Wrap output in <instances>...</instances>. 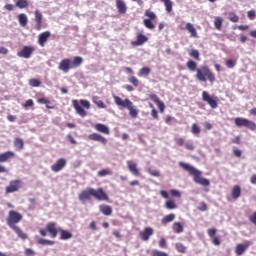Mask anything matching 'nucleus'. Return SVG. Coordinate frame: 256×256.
Masks as SVG:
<instances>
[{"label": "nucleus", "instance_id": "nucleus-44", "mask_svg": "<svg viewBox=\"0 0 256 256\" xmlns=\"http://www.w3.org/2000/svg\"><path fill=\"white\" fill-rule=\"evenodd\" d=\"M191 133L193 135H199L201 133V127L197 123L191 125Z\"/></svg>", "mask_w": 256, "mask_h": 256}, {"label": "nucleus", "instance_id": "nucleus-29", "mask_svg": "<svg viewBox=\"0 0 256 256\" xmlns=\"http://www.w3.org/2000/svg\"><path fill=\"white\" fill-rule=\"evenodd\" d=\"M232 199H239V197H241V186L239 185H235L233 188H232Z\"/></svg>", "mask_w": 256, "mask_h": 256}, {"label": "nucleus", "instance_id": "nucleus-20", "mask_svg": "<svg viewBox=\"0 0 256 256\" xmlns=\"http://www.w3.org/2000/svg\"><path fill=\"white\" fill-rule=\"evenodd\" d=\"M89 141H97L98 143H101L102 145H107V138L103 137L99 133H92L88 135Z\"/></svg>", "mask_w": 256, "mask_h": 256}, {"label": "nucleus", "instance_id": "nucleus-49", "mask_svg": "<svg viewBox=\"0 0 256 256\" xmlns=\"http://www.w3.org/2000/svg\"><path fill=\"white\" fill-rule=\"evenodd\" d=\"M129 83H131L134 87H137L139 85V79L135 76L128 77Z\"/></svg>", "mask_w": 256, "mask_h": 256}, {"label": "nucleus", "instance_id": "nucleus-12", "mask_svg": "<svg viewBox=\"0 0 256 256\" xmlns=\"http://www.w3.org/2000/svg\"><path fill=\"white\" fill-rule=\"evenodd\" d=\"M34 21H35V25H34V29L35 31H41V29H45V25L43 24V14L39 11L36 10L34 12Z\"/></svg>", "mask_w": 256, "mask_h": 256}, {"label": "nucleus", "instance_id": "nucleus-23", "mask_svg": "<svg viewBox=\"0 0 256 256\" xmlns=\"http://www.w3.org/2000/svg\"><path fill=\"white\" fill-rule=\"evenodd\" d=\"M49 37H51V32L45 31L38 35V44L40 47H45V43L49 40Z\"/></svg>", "mask_w": 256, "mask_h": 256}, {"label": "nucleus", "instance_id": "nucleus-42", "mask_svg": "<svg viewBox=\"0 0 256 256\" xmlns=\"http://www.w3.org/2000/svg\"><path fill=\"white\" fill-rule=\"evenodd\" d=\"M37 103H40L41 105H46V109H54L55 108L53 106H49V104L51 102L46 98H38Z\"/></svg>", "mask_w": 256, "mask_h": 256}, {"label": "nucleus", "instance_id": "nucleus-13", "mask_svg": "<svg viewBox=\"0 0 256 256\" xmlns=\"http://www.w3.org/2000/svg\"><path fill=\"white\" fill-rule=\"evenodd\" d=\"M149 41V38L145 36V34L141 32L136 33V40L131 42L133 47H141V45H145Z\"/></svg>", "mask_w": 256, "mask_h": 256}, {"label": "nucleus", "instance_id": "nucleus-39", "mask_svg": "<svg viewBox=\"0 0 256 256\" xmlns=\"http://www.w3.org/2000/svg\"><path fill=\"white\" fill-rule=\"evenodd\" d=\"M37 243H38V245H43V246H45V245H55V241L47 240L45 238H39L37 240Z\"/></svg>", "mask_w": 256, "mask_h": 256}, {"label": "nucleus", "instance_id": "nucleus-28", "mask_svg": "<svg viewBox=\"0 0 256 256\" xmlns=\"http://www.w3.org/2000/svg\"><path fill=\"white\" fill-rule=\"evenodd\" d=\"M99 211H100V213H102L103 215H106V216L113 214V208H111V206H109V205H100Z\"/></svg>", "mask_w": 256, "mask_h": 256}, {"label": "nucleus", "instance_id": "nucleus-21", "mask_svg": "<svg viewBox=\"0 0 256 256\" xmlns=\"http://www.w3.org/2000/svg\"><path fill=\"white\" fill-rule=\"evenodd\" d=\"M72 105L80 117H87V111L84 110V108L79 104V100H73Z\"/></svg>", "mask_w": 256, "mask_h": 256}, {"label": "nucleus", "instance_id": "nucleus-57", "mask_svg": "<svg viewBox=\"0 0 256 256\" xmlns=\"http://www.w3.org/2000/svg\"><path fill=\"white\" fill-rule=\"evenodd\" d=\"M233 155L234 157H241V155H243V152L241 150H239V148L237 147H234L233 148Z\"/></svg>", "mask_w": 256, "mask_h": 256}, {"label": "nucleus", "instance_id": "nucleus-35", "mask_svg": "<svg viewBox=\"0 0 256 256\" xmlns=\"http://www.w3.org/2000/svg\"><path fill=\"white\" fill-rule=\"evenodd\" d=\"M161 3H164V7L167 13H171L173 11V1L171 0H160Z\"/></svg>", "mask_w": 256, "mask_h": 256}, {"label": "nucleus", "instance_id": "nucleus-8", "mask_svg": "<svg viewBox=\"0 0 256 256\" xmlns=\"http://www.w3.org/2000/svg\"><path fill=\"white\" fill-rule=\"evenodd\" d=\"M234 123L236 127H246L250 131H256V123L247 118L236 117Z\"/></svg>", "mask_w": 256, "mask_h": 256}, {"label": "nucleus", "instance_id": "nucleus-33", "mask_svg": "<svg viewBox=\"0 0 256 256\" xmlns=\"http://www.w3.org/2000/svg\"><path fill=\"white\" fill-rule=\"evenodd\" d=\"M172 221H175V214H168L164 216L161 220L162 225H167L169 223H172Z\"/></svg>", "mask_w": 256, "mask_h": 256}, {"label": "nucleus", "instance_id": "nucleus-16", "mask_svg": "<svg viewBox=\"0 0 256 256\" xmlns=\"http://www.w3.org/2000/svg\"><path fill=\"white\" fill-rule=\"evenodd\" d=\"M67 165V160L65 158H60L56 161L55 164L51 166V169L54 173H59L63 171V168Z\"/></svg>", "mask_w": 256, "mask_h": 256}, {"label": "nucleus", "instance_id": "nucleus-10", "mask_svg": "<svg viewBox=\"0 0 256 256\" xmlns=\"http://www.w3.org/2000/svg\"><path fill=\"white\" fill-rule=\"evenodd\" d=\"M202 101L207 103L211 109H217L219 107V97L209 95V92H202Z\"/></svg>", "mask_w": 256, "mask_h": 256}, {"label": "nucleus", "instance_id": "nucleus-55", "mask_svg": "<svg viewBox=\"0 0 256 256\" xmlns=\"http://www.w3.org/2000/svg\"><path fill=\"white\" fill-rule=\"evenodd\" d=\"M170 194L172 197H177L178 199H181V192L179 190L172 189L170 190Z\"/></svg>", "mask_w": 256, "mask_h": 256}, {"label": "nucleus", "instance_id": "nucleus-48", "mask_svg": "<svg viewBox=\"0 0 256 256\" xmlns=\"http://www.w3.org/2000/svg\"><path fill=\"white\" fill-rule=\"evenodd\" d=\"M185 149H187V151H195V144L193 143V141H188L184 144Z\"/></svg>", "mask_w": 256, "mask_h": 256}, {"label": "nucleus", "instance_id": "nucleus-52", "mask_svg": "<svg viewBox=\"0 0 256 256\" xmlns=\"http://www.w3.org/2000/svg\"><path fill=\"white\" fill-rule=\"evenodd\" d=\"M152 256H169L166 252L159 251V250H152L151 252Z\"/></svg>", "mask_w": 256, "mask_h": 256}, {"label": "nucleus", "instance_id": "nucleus-27", "mask_svg": "<svg viewBox=\"0 0 256 256\" xmlns=\"http://www.w3.org/2000/svg\"><path fill=\"white\" fill-rule=\"evenodd\" d=\"M92 103H94L95 106L98 107V109H107V105L103 100L99 99V96H93L92 97Z\"/></svg>", "mask_w": 256, "mask_h": 256}, {"label": "nucleus", "instance_id": "nucleus-64", "mask_svg": "<svg viewBox=\"0 0 256 256\" xmlns=\"http://www.w3.org/2000/svg\"><path fill=\"white\" fill-rule=\"evenodd\" d=\"M160 195L163 197V199H169V193H167L165 190H161Z\"/></svg>", "mask_w": 256, "mask_h": 256}, {"label": "nucleus", "instance_id": "nucleus-18", "mask_svg": "<svg viewBox=\"0 0 256 256\" xmlns=\"http://www.w3.org/2000/svg\"><path fill=\"white\" fill-rule=\"evenodd\" d=\"M127 167L130 173L134 175V177H139L141 175V172L139 171V168L137 167V164L133 160L127 161Z\"/></svg>", "mask_w": 256, "mask_h": 256}, {"label": "nucleus", "instance_id": "nucleus-43", "mask_svg": "<svg viewBox=\"0 0 256 256\" xmlns=\"http://www.w3.org/2000/svg\"><path fill=\"white\" fill-rule=\"evenodd\" d=\"M189 55L192 57V59H195L196 61H201L199 50H189Z\"/></svg>", "mask_w": 256, "mask_h": 256}, {"label": "nucleus", "instance_id": "nucleus-45", "mask_svg": "<svg viewBox=\"0 0 256 256\" xmlns=\"http://www.w3.org/2000/svg\"><path fill=\"white\" fill-rule=\"evenodd\" d=\"M107 175H113L111 169L107 168L98 171V177H107Z\"/></svg>", "mask_w": 256, "mask_h": 256}, {"label": "nucleus", "instance_id": "nucleus-38", "mask_svg": "<svg viewBox=\"0 0 256 256\" xmlns=\"http://www.w3.org/2000/svg\"><path fill=\"white\" fill-rule=\"evenodd\" d=\"M175 249L178 253H187V246L183 245L181 242L175 244Z\"/></svg>", "mask_w": 256, "mask_h": 256}, {"label": "nucleus", "instance_id": "nucleus-58", "mask_svg": "<svg viewBox=\"0 0 256 256\" xmlns=\"http://www.w3.org/2000/svg\"><path fill=\"white\" fill-rule=\"evenodd\" d=\"M24 255L25 256H35V252L31 248H26L25 251H24Z\"/></svg>", "mask_w": 256, "mask_h": 256}, {"label": "nucleus", "instance_id": "nucleus-19", "mask_svg": "<svg viewBox=\"0 0 256 256\" xmlns=\"http://www.w3.org/2000/svg\"><path fill=\"white\" fill-rule=\"evenodd\" d=\"M154 233H155V232H154L153 228H151V227H146V228H144V231H141V232L139 233V236H140V239H141L142 241H149V239H151V236H152Z\"/></svg>", "mask_w": 256, "mask_h": 256}, {"label": "nucleus", "instance_id": "nucleus-54", "mask_svg": "<svg viewBox=\"0 0 256 256\" xmlns=\"http://www.w3.org/2000/svg\"><path fill=\"white\" fill-rule=\"evenodd\" d=\"M235 65H237V62H235L231 59H228L226 61V67H228V69H233V67H235Z\"/></svg>", "mask_w": 256, "mask_h": 256}, {"label": "nucleus", "instance_id": "nucleus-41", "mask_svg": "<svg viewBox=\"0 0 256 256\" xmlns=\"http://www.w3.org/2000/svg\"><path fill=\"white\" fill-rule=\"evenodd\" d=\"M149 73H151V68L142 67L138 72V76L139 77H146L147 75H149Z\"/></svg>", "mask_w": 256, "mask_h": 256}, {"label": "nucleus", "instance_id": "nucleus-26", "mask_svg": "<svg viewBox=\"0 0 256 256\" xmlns=\"http://www.w3.org/2000/svg\"><path fill=\"white\" fill-rule=\"evenodd\" d=\"M13 157H15V152L13 151L0 153V163H7V161H9V159H13Z\"/></svg>", "mask_w": 256, "mask_h": 256}, {"label": "nucleus", "instance_id": "nucleus-47", "mask_svg": "<svg viewBox=\"0 0 256 256\" xmlns=\"http://www.w3.org/2000/svg\"><path fill=\"white\" fill-rule=\"evenodd\" d=\"M29 85H30V87H41V81H39L35 78H32L29 80Z\"/></svg>", "mask_w": 256, "mask_h": 256}, {"label": "nucleus", "instance_id": "nucleus-15", "mask_svg": "<svg viewBox=\"0 0 256 256\" xmlns=\"http://www.w3.org/2000/svg\"><path fill=\"white\" fill-rule=\"evenodd\" d=\"M35 52V47L24 46L21 51L17 53L18 57H23L24 59H29L31 55Z\"/></svg>", "mask_w": 256, "mask_h": 256}, {"label": "nucleus", "instance_id": "nucleus-25", "mask_svg": "<svg viewBox=\"0 0 256 256\" xmlns=\"http://www.w3.org/2000/svg\"><path fill=\"white\" fill-rule=\"evenodd\" d=\"M116 8L120 15H125L127 13V4L123 0H116Z\"/></svg>", "mask_w": 256, "mask_h": 256}, {"label": "nucleus", "instance_id": "nucleus-14", "mask_svg": "<svg viewBox=\"0 0 256 256\" xmlns=\"http://www.w3.org/2000/svg\"><path fill=\"white\" fill-rule=\"evenodd\" d=\"M249 247H251V241L249 240L244 241V243L237 244L235 248V254L237 256H241L245 253V251L249 249Z\"/></svg>", "mask_w": 256, "mask_h": 256}, {"label": "nucleus", "instance_id": "nucleus-30", "mask_svg": "<svg viewBox=\"0 0 256 256\" xmlns=\"http://www.w3.org/2000/svg\"><path fill=\"white\" fill-rule=\"evenodd\" d=\"M186 31L190 33L191 37L197 38V29L191 23H186L185 27Z\"/></svg>", "mask_w": 256, "mask_h": 256}, {"label": "nucleus", "instance_id": "nucleus-17", "mask_svg": "<svg viewBox=\"0 0 256 256\" xmlns=\"http://www.w3.org/2000/svg\"><path fill=\"white\" fill-rule=\"evenodd\" d=\"M207 234L210 237V239H212L213 245H215L216 247H219V245H221V240H219L216 236L217 235V228L208 229Z\"/></svg>", "mask_w": 256, "mask_h": 256}, {"label": "nucleus", "instance_id": "nucleus-24", "mask_svg": "<svg viewBox=\"0 0 256 256\" xmlns=\"http://www.w3.org/2000/svg\"><path fill=\"white\" fill-rule=\"evenodd\" d=\"M94 129L98 131V133H103V135H111V130L109 129V126L105 124L96 123L94 125Z\"/></svg>", "mask_w": 256, "mask_h": 256}, {"label": "nucleus", "instance_id": "nucleus-61", "mask_svg": "<svg viewBox=\"0 0 256 256\" xmlns=\"http://www.w3.org/2000/svg\"><path fill=\"white\" fill-rule=\"evenodd\" d=\"M199 211H207V204L205 202H201L198 206Z\"/></svg>", "mask_w": 256, "mask_h": 256}, {"label": "nucleus", "instance_id": "nucleus-31", "mask_svg": "<svg viewBox=\"0 0 256 256\" xmlns=\"http://www.w3.org/2000/svg\"><path fill=\"white\" fill-rule=\"evenodd\" d=\"M18 21L21 27H27V24L29 23V18H27V14H19L18 15Z\"/></svg>", "mask_w": 256, "mask_h": 256}, {"label": "nucleus", "instance_id": "nucleus-50", "mask_svg": "<svg viewBox=\"0 0 256 256\" xmlns=\"http://www.w3.org/2000/svg\"><path fill=\"white\" fill-rule=\"evenodd\" d=\"M147 173H149V175H151L152 177H161V172H159L158 170L148 168Z\"/></svg>", "mask_w": 256, "mask_h": 256}, {"label": "nucleus", "instance_id": "nucleus-22", "mask_svg": "<svg viewBox=\"0 0 256 256\" xmlns=\"http://www.w3.org/2000/svg\"><path fill=\"white\" fill-rule=\"evenodd\" d=\"M149 97L152 101H154V103H156L160 113H165V103L159 99L157 94H150Z\"/></svg>", "mask_w": 256, "mask_h": 256}, {"label": "nucleus", "instance_id": "nucleus-34", "mask_svg": "<svg viewBox=\"0 0 256 256\" xmlns=\"http://www.w3.org/2000/svg\"><path fill=\"white\" fill-rule=\"evenodd\" d=\"M14 147L18 149V151H21L25 147V142L21 138H15Z\"/></svg>", "mask_w": 256, "mask_h": 256}, {"label": "nucleus", "instance_id": "nucleus-3", "mask_svg": "<svg viewBox=\"0 0 256 256\" xmlns=\"http://www.w3.org/2000/svg\"><path fill=\"white\" fill-rule=\"evenodd\" d=\"M21 221H23V214L15 210H10L8 212V216L6 218V224L8 225V227L12 229V231H14V233H16V235L20 239L25 240L27 239V234L23 232V230H21L19 226H17L19 225V223H21Z\"/></svg>", "mask_w": 256, "mask_h": 256}, {"label": "nucleus", "instance_id": "nucleus-56", "mask_svg": "<svg viewBox=\"0 0 256 256\" xmlns=\"http://www.w3.org/2000/svg\"><path fill=\"white\" fill-rule=\"evenodd\" d=\"M247 17L248 19H250L251 21H253L256 17V12L255 10H250L247 12Z\"/></svg>", "mask_w": 256, "mask_h": 256}, {"label": "nucleus", "instance_id": "nucleus-6", "mask_svg": "<svg viewBox=\"0 0 256 256\" xmlns=\"http://www.w3.org/2000/svg\"><path fill=\"white\" fill-rule=\"evenodd\" d=\"M83 65V58L81 56H75L73 60L65 58L60 61L58 69L63 73H69L70 69H77Z\"/></svg>", "mask_w": 256, "mask_h": 256}, {"label": "nucleus", "instance_id": "nucleus-37", "mask_svg": "<svg viewBox=\"0 0 256 256\" xmlns=\"http://www.w3.org/2000/svg\"><path fill=\"white\" fill-rule=\"evenodd\" d=\"M164 207L169 210L177 209V203H175V200L169 199L165 202Z\"/></svg>", "mask_w": 256, "mask_h": 256}, {"label": "nucleus", "instance_id": "nucleus-36", "mask_svg": "<svg viewBox=\"0 0 256 256\" xmlns=\"http://www.w3.org/2000/svg\"><path fill=\"white\" fill-rule=\"evenodd\" d=\"M214 27L218 30L221 31V28L223 27V18L220 16H216L214 20Z\"/></svg>", "mask_w": 256, "mask_h": 256}, {"label": "nucleus", "instance_id": "nucleus-40", "mask_svg": "<svg viewBox=\"0 0 256 256\" xmlns=\"http://www.w3.org/2000/svg\"><path fill=\"white\" fill-rule=\"evenodd\" d=\"M16 7H18V9H27V7H29V2L27 0H18L16 2Z\"/></svg>", "mask_w": 256, "mask_h": 256}, {"label": "nucleus", "instance_id": "nucleus-7", "mask_svg": "<svg viewBox=\"0 0 256 256\" xmlns=\"http://www.w3.org/2000/svg\"><path fill=\"white\" fill-rule=\"evenodd\" d=\"M113 99L118 107H123L124 109H128L130 117L132 119H137L139 115V110H137L136 106H133V102L126 98L125 100L121 99V97L114 95Z\"/></svg>", "mask_w": 256, "mask_h": 256}, {"label": "nucleus", "instance_id": "nucleus-4", "mask_svg": "<svg viewBox=\"0 0 256 256\" xmlns=\"http://www.w3.org/2000/svg\"><path fill=\"white\" fill-rule=\"evenodd\" d=\"M92 197L97 199V201H109V195H107L103 188L94 189L92 187H88L78 195V199L81 203L91 201Z\"/></svg>", "mask_w": 256, "mask_h": 256}, {"label": "nucleus", "instance_id": "nucleus-5", "mask_svg": "<svg viewBox=\"0 0 256 256\" xmlns=\"http://www.w3.org/2000/svg\"><path fill=\"white\" fill-rule=\"evenodd\" d=\"M179 167H181V169H183L184 171H187L189 175H193L194 181L198 185H202V187H209L211 185V182L209 181V179L203 178V176H201L203 173L199 171L197 168L191 166V164H187L185 162H179Z\"/></svg>", "mask_w": 256, "mask_h": 256}, {"label": "nucleus", "instance_id": "nucleus-62", "mask_svg": "<svg viewBox=\"0 0 256 256\" xmlns=\"http://www.w3.org/2000/svg\"><path fill=\"white\" fill-rule=\"evenodd\" d=\"M151 115L153 119H159V113L157 112V109L153 108L151 111Z\"/></svg>", "mask_w": 256, "mask_h": 256}, {"label": "nucleus", "instance_id": "nucleus-11", "mask_svg": "<svg viewBox=\"0 0 256 256\" xmlns=\"http://www.w3.org/2000/svg\"><path fill=\"white\" fill-rule=\"evenodd\" d=\"M21 187H23V180L21 179L11 180L9 185L6 186L5 188V193L6 195H9V193H17V191H19Z\"/></svg>", "mask_w": 256, "mask_h": 256}, {"label": "nucleus", "instance_id": "nucleus-32", "mask_svg": "<svg viewBox=\"0 0 256 256\" xmlns=\"http://www.w3.org/2000/svg\"><path fill=\"white\" fill-rule=\"evenodd\" d=\"M172 231H174L177 234L183 233L184 231L183 224L181 222H174L172 224Z\"/></svg>", "mask_w": 256, "mask_h": 256}, {"label": "nucleus", "instance_id": "nucleus-9", "mask_svg": "<svg viewBox=\"0 0 256 256\" xmlns=\"http://www.w3.org/2000/svg\"><path fill=\"white\" fill-rule=\"evenodd\" d=\"M144 15L148 19L143 20V25L146 27V29L153 31V29H155V25L153 24V21L157 19V14H155V12L151 10H145Z\"/></svg>", "mask_w": 256, "mask_h": 256}, {"label": "nucleus", "instance_id": "nucleus-2", "mask_svg": "<svg viewBox=\"0 0 256 256\" xmlns=\"http://www.w3.org/2000/svg\"><path fill=\"white\" fill-rule=\"evenodd\" d=\"M59 233L60 239L62 241L73 239V233L69 232V230L58 227L56 222H48L46 224V228H41L39 230V234L41 235V237H47V235L49 234V237H51V239H56Z\"/></svg>", "mask_w": 256, "mask_h": 256}, {"label": "nucleus", "instance_id": "nucleus-51", "mask_svg": "<svg viewBox=\"0 0 256 256\" xmlns=\"http://www.w3.org/2000/svg\"><path fill=\"white\" fill-rule=\"evenodd\" d=\"M80 105H82L84 109H91V102H89V100L81 99Z\"/></svg>", "mask_w": 256, "mask_h": 256}, {"label": "nucleus", "instance_id": "nucleus-53", "mask_svg": "<svg viewBox=\"0 0 256 256\" xmlns=\"http://www.w3.org/2000/svg\"><path fill=\"white\" fill-rule=\"evenodd\" d=\"M33 105H35L33 99H29L23 104V107L24 109H29V107H33Z\"/></svg>", "mask_w": 256, "mask_h": 256}, {"label": "nucleus", "instance_id": "nucleus-1", "mask_svg": "<svg viewBox=\"0 0 256 256\" xmlns=\"http://www.w3.org/2000/svg\"><path fill=\"white\" fill-rule=\"evenodd\" d=\"M186 67L192 73L196 71V79L200 83H205L207 81H209L210 83H215L217 79L215 77V73L211 71V68H209V66H202L198 68L197 62H195L194 60H188L186 63Z\"/></svg>", "mask_w": 256, "mask_h": 256}, {"label": "nucleus", "instance_id": "nucleus-59", "mask_svg": "<svg viewBox=\"0 0 256 256\" xmlns=\"http://www.w3.org/2000/svg\"><path fill=\"white\" fill-rule=\"evenodd\" d=\"M175 143H176L179 147H183V145H185V139H183V138H175Z\"/></svg>", "mask_w": 256, "mask_h": 256}, {"label": "nucleus", "instance_id": "nucleus-46", "mask_svg": "<svg viewBox=\"0 0 256 256\" xmlns=\"http://www.w3.org/2000/svg\"><path fill=\"white\" fill-rule=\"evenodd\" d=\"M228 16L231 23H239V16L235 12H229Z\"/></svg>", "mask_w": 256, "mask_h": 256}, {"label": "nucleus", "instance_id": "nucleus-63", "mask_svg": "<svg viewBox=\"0 0 256 256\" xmlns=\"http://www.w3.org/2000/svg\"><path fill=\"white\" fill-rule=\"evenodd\" d=\"M237 29H239V31H247L249 30V25H239Z\"/></svg>", "mask_w": 256, "mask_h": 256}, {"label": "nucleus", "instance_id": "nucleus-60", "mask_svg": "<svg viewBox=\"0 0 256 256\" xmlns=\"http://www.w3.org/2000/svg\"><path fill=\"white\" fill-rule=\"evenodd\" d=\"M159 247L161 249H165V247H167V240H165V238H161L159 241Z\"/></svg>", "mask_w": 256, "mask_h": 256}]
</instances>
